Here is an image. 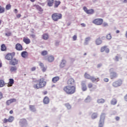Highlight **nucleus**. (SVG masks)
<instances>
[{"label":"nucleus","mask_w":127,"mask_h":127,"mask_svg":"<svg viewBox=\"0 0 127 127\" xmlns=\"http://www.w3.org/2000/svg\"><path fill=\"white\" fill-rule=\"evenodd\" d=\"M20 16H21V15L20 14H18L16 15V17H17V18H19Z\"/></svg>","instance_id":"obj_55"},{"label":"nucleus","mask_w":127,"mask_h":127,"mask_svg":"<svg viewBox=\"0 0 127 127\" xmlns=\"http://www.w3.org/2000/svg\"><path fill=\"white\" fill-rule=\"evenodd\" d=\"M106 38L108 40L112 39V36L110 34H109L107 35Z\"/></svg>","instance_id":"obj_42"},{"label":"nucleus","mask_w":127,"mask_h":127,"mask_svg":"<svg viewBox=\"0 0 127 127\" xmlns=\"http://www.w3.org/2000/svg\"><path fill=\"white\" fill-rule=\"evenodd\" d=\"M5 8L7 10L10 9V8H11V5H10V4H7L6 5Z\"/></svg>","instance_id":"obj_36"},{"label":"nucleus","mask_w":127,"mask_h":127,"mask_svg":"<svg viewBox=\"0 0 127 127\" xmlns=\"http://www.w3.org/2000/svg\"><path fill=\"white\" fill-rule=\"evenodd\" d=\"M44 104H49V98L48 97H45L43 100Z\"/></svg>","instance_id":"obj_21"},{"label":"nucleus","mask_w":127,"mask_h":127,"mask_svg":"<svg viewBox=\"0 0 127 127\" xmlns=\"http://www.w3.org/2000/svg\"><path fill=\"white\" fill-rule=\"evenodd\" d=\"M18 63V61H17V60H16V59H13L10 61V65H13V66L17 65Z\"/></svg>","instance_id":"obj_7"},{"label":"nucleus","mask_w":127,"mask_h":127,"mask_svg":"<svg viewBox=\"0 0 127 127\" xmlns=\"http://www.w3.org/2000/svg\"><path fill=\"white\" fill-rule=\"evenodd\" d=\"M39 65L41 67V68L44 67V64H42V63H40Z\"/></svg>","instance_id":"obj_49"},{"label":"nucleus","mask_w":127,"mask_h":127,"mask_svg":"<svg viewBox=\"0 0 127 127\" xmlns=\"http://www.w3.org/2000/svg\"><path fill=\"white\" fill-rule=\"evenodd\" d=\"M90 80L93 83H94V82H99L100 81V78H99V77L96 78L95 77L91 76Z\"/></svg>","instance_id":"obj_13"},{"label":"nucleus","mask_w":127,"mask_h":127,"mask_svg":"<svg viewBox=\"0 0 127 127\" xmlns=\"http://www.w3.org/2000/svg\"><path fill=\"white\" fill-rule=\"evenodd\" d=\"M21 55L23 58H27V56H28V53L26 51H24L21 53Z\"/></svg>","instance_id":"obj_12"},{"label":"nucleus","mask_w":127,"mask_h":127,"mask_svg":"<svg viewBox=\"0 0 127 127\" xmlns=\"http://www.w3.org/2000/svg\"><path fill=\"white\" fill-rule=\"evenodd\" d=\"M13 120H14V117H13L12 116H10L8 119V122H9V123H12V122L13 121Z\"/></svg>","instance_id":"obj_30"},{"label":"nucleus","mask_w":127,"mask_h":127,"mask_svg":"<svg viewBox=\"0 0 127 127\" xmlns=\"http://www.w3.org/2000/svg\"><path fill=\"white\" fill-rule=\"evenodd\" d=\"M17 67L16 66H11L10 68V72H16Z\"/></svg>","instance_id":"obj_20"},{"label":"nucleus","mask_w":127,"mask_h":127,"mask_svg":"<svg viewBox=\"0 0 127 127\" xmlns=\"http://www.w3.org/2000/svg\"><path fill=\"white\" fill-rule=\"evenodd\" d=\"M104 121H105V117L102 115L100 118L99 127H103V126L104 125Z\"/></svg>","instance_id":"obj_6"},{"label":"nucleus","mask_w":127,"mask_h":127,"mask_svg":"<svg viewBox=\"0 0 127 127\" xmlns=\"http://www.w3.org/2000/svg\"><path fill=\"white\" fill-rule=\"evenodd\" d=\"M73 40H76V39H77V36H76V35H74L73 36Z\"/></svg>","instance_id":"obj_51"},{"label":"nucleus","mask_w":127,"mask_h":127,"mask_svg":"<svg viewBox=\"0 0 127 127\" xmlns=\"http://www.w3.org/2000/svg\"><path fill=\"white\" fill-rule=\"evenodd\" d=\"M34 6L36 7V9L37 10H39V11H40L41 12L43 11V9L40 7V6L38 5H34Z\"/></svg>","instance_id":"obj_18"},{"label":"nucleus","mask_w":127,"mask_h":127,"mask_svg":"<svg viewBox=\"0 0 127 127\" xmlns=\"http://www.w3.org/2000/svg\"><path fill=\"white\" fill-rule=\"evenodd\" d=\"M43 39H44L45 40H47V39H48V35L46 34H44L43 35Z\"/></svg>","instance_id":"obj_35"},{"label":"nucleus","mask_w":127,"mask_h":127,"mask_svg":"<svg viewBox=\"0 0 127 127\" xmlns=\"http://www.w3.org/2000/svg\"><path fill=\"white\" fill-rule=\"evenodd\" d=\"M93 22L96 25H101L103 23V19H96Z\"/></svg>","instance_id":"obj_5"},{"label":"nucleus","mask_w":127,"mask_h":127,"mask_svg":"<svg viewBox=\"0 0 127 127\" xmlns=\"http://www.w3.org/2000/svg\"><path fill=\"white\" fill-rule=\"evenodd\" d=\"M125 101H127V94L125 96Z\"/></svg>","instance_id":"obj_61"},{"label":"nucleus","mask_w":127,"mask_h":127,"mask_svg":"<svg viewBox=\"0 0 127 127\" xmlns=\"http://www.w3.org/2000/svg\"><path fill=\"white\" fill-rule=\"evenodd\" d=\"M97 103L98 104H104L105 103V100L103 99H98L97 100Z\"/></svg>","instance_id":"obj_28"},{"label":"nucleus","mask_w":127,"mask_h":127,"mask_svg":"<svg viewBox=\"0 0 127 127\" xmlns=\"http://www.w3.org/2000/svg\"><path fill=\"white\" fill-rule=\"evenodd\" d=\"M82 86V90L83 91H87V86H86V84L85 83H81Z\"/></svg>","instance_id":"obj_19"},{"label":"nucleus","mask_w":127,"mask_h":127,"mask_svg":"<svg viewBox=\"0 0 127 127\" xmlns=\"http://www.w3.org/2000/svg\"><path fill=\"white\" fill-rule=\"evenodd\" d=\"M116 61H119V57L118 56L116 57Z\"/></svg>","instance_id":"obj_59"},{"label":"nucleus","mask_w":127,"mask_h":127,"mask_svg":"<svg viewBox=\"0 0 127 127\" xmlns=\"http://www.w3.org/2000/svg\"><path fill=\"white\" fill-rule=\"evenodd\" d=\"M117 99H113L111 100V105H116L117 104Z\"/></svg>","instance_id":"obj_32"},{"label":"nucleus","mask_w":127,"mask_h":127,"mask_svg":"<svg viewBox=\"0 0 127 127\" xmlns=\"http://www.w3.org/2000/svg\"><path fill=\"white\" fill-rule=\"evenodd\" d=\"M52 18L54 21H57L59 19L62 18V14L58 13H54L52 15Z\"/></svg>","instance_id":"obj_3"},{"label":"nucleus","mask_w":127,"mask_h":127,"mask_svg":"<svg viewBox=\"0 0 127 127\" xmlns=\"http://www.w3.org/2000/svg\"><path fill=\"white\" fill-rule=\"evenodd\" d=\"M15 49L16 50H18V51H22V46L20 44H17L15 45Z\"/></svg>","instance_id":"obj_8"},{"label":"nucleus","mask_w":127,"mask_h":127,"mask_svg":"<svg viewBox=\"0 0 127 127\" xmlns=\"http://www.w3.org/2000/svg\"><path fill=\"white\" fill-rule=\"evenodd\" d=\"M26 123V120L24 119H21L19 122L20 125H25Z\"/></svg>","instance_id":"obj_24"},{"label":"nucleus","mask_w":127,"mask_h":127,"mask_svg":"<svg viewBox=\"0 0 127 127\" xmlns=\"http://www.w3.org/2000/svg\"><path fill=\"white\" fill-rule=\"evenodd\" d=\"M14 83V80L12 78H10L9 79V82L8 83V87H11Z\"/></svg>","instance_id":"obj_14"},{"label":"nucleus","mask_w":127,"mask_h":127,"mask_svg":"<svg viewBox=\"0 0 127 127\" xmlns=\"http://www.w3.org/2000/svg\"><path fill=\"white\" fill-rule=\"evenodd\" d=\"M88 87L89 89H91V88H93V83H89L88 84Z\"/></svg>","instance_id":"obj_43"},{"label":"nucleus","mask_w":127,"mask_h":127,"mask_svg":"<svg viewBox=\"0 0 127 127\" xmlns=\"http://www.w3.org/2000/svg\"><path fill=\"white\" fill-rule=\"evenodd\" d=\"M101 66H102V64H98L97 67H98V68H100V67H101Z\"/></svg>","instance_id":"obj_62"},{"label":"nucleus","mask_w":127,"mask_h":127,"mask_svg":"<svg viewBox=\"0 0 127 127\" xmlns=\"http://www.w3.org/2000/svg\"><path fill=\"white\" fill-rule=\"evenodd\" d=\"M86 13H87L88 14H93V13H94V9H91L87 10V11H86Z\"/></svg>","instance_id":"obj_26"},{"label":"nucleus","mask_w":127,"mask_h":127,"mask_svg":"<svg viewBox=\"0 0 127 127\" xmlns=\"http://www.w3.org/2000/svg\"><path fill=\"white\" fill-rule=\"evenodd\" d=\"M65 66H66V61L63 60L60 65V68H64Z\"/></svg>","instance_id":"obj_15"},{"label":"nucleus","mask_w":127,"mask_h":127,"mask_svg":"<svg viewBox=\"0 0 127 127\" xmlns=\"http://www.w3.org/2000/svg\"><path fill=\"white\" fill-rule=\"evenodd\" d=\"M75 83V80H74V79L73 78H69L67 81V84L70 85H74Z\"/></svg>","instance_id":"obj_9"},{"label":"nucleus","mask_w":127,"mask_h":127,"mask_svg":"<svg viewBox=\"0 0 127 127\" xmlns=\"http://www.w3.org/2000/svg\"><path fill=\"white\" fill-rule=\"evenodd\" d=\"M65 106L67 108V109H68V110H70V109H71V105H70V104H66Z\"/></svg>","instance_id":"obj_40"},{"label":"nucleus","mask_w":127,"mask_h":127,"mask_svg":"<svg viewBox=\"0 0 127 127\" xmlns=\"http://www.w3.org/2000/svg\"><path fill=\"white\" fill-rule=\"evenodd\" d=\"M63 90L68 95H71L76 91V87L74 86L67 85L64 87Z\"/></svg>","instance_id":"obj_2"},{"label":"nucleus","mask_w":127,"mask_h":127,"mask_svg":"<svg viewBox=\"0 0 127 127\" xmlns=\"http://www.w3.org/2000/svg\"><path fill=\"white\" fill-rule=\"evenodd\" d=\"M42 69L43 72H45V71H46L47 69V66H46V67L43 66V67H42Z\"/></svg>","instance_id":"obj_46"},{"label":"nucleus","mask_w":127,"mask_h":127,"mask_svg":"<svg viewBox=\"0 0 127 127\" xmlns=\"http://www.w3.org/2000/svg\"><path fill=\"white\" fill-rule=\"evenodd\" d=\"M103 26H104V27L108 26V24L107 23H106V22H104L103 24Z\"/></svg>","instance_id":"obj_54"},{"label":"nucleus","mask_w":127,"mask_h":127,"mask_svg":"<svg viewBox=\"0 0 127 127\" xmlns=\"http://www.w3.org/2000/svg\"><path fill=\"white\" fill-rule=\"evenodd\" d=\"M10 104H11V103L10 102V101H9V100L7 101V102H6V105H7V106H9V105H10Z\"/></svg>","instance_id":"obj_50"},{"label":"nucleus","mask_w":127,"mask_h":127,"mask_svg":"<svg viewBox=\"0 0 127 127\" xmlns=\"http://www.w3.org/2000/svg\"><path fill=\"white\" fill-rule=\"evenodd\" d=\"M2 98V93L0 92V100Z\"/></svg>","instance_id":"obj_56"},{"label":"nucleus","mask_w":127,"mask_h":127,"mask_svg":"<svg viewBox=\"0 0 127 127\" xmlns=\"http://www.w3.org/2000/svg\"><path fill=\"white\" fill-rule=\"evenodd\" d=\"M90 39V37H88V38H86L85 42V45H87V42L88 41H89Z\"/></svg>","instance_id":"obj_44"},{"label":"nucleus","mask_w":127,"mask_h":127,"mask_svg":"<svg viewBox=\"0 0 127 127\" xmlns=\"http://www.w3.org/2000/svg\"><path fill=\"white\" fill-rule=\"evenodd\" d=\"M116 121H119V120H120V117H117L116 118Z\"/></svg>","instance_id":"obj_60"},{"label":"nucleus","mask_w":127,"mask_h":127,"mask_svg":"<svg viewBox=\"0 0 127 127\" xmlns=\"http://www.w3.org/2000/svg\"><path fill=\"white\" fill-rule=\"evenodd\" d=\"M81 25H82V26H83V27H85V26H86V24H85L84 23H81Z\"/></svg>","instance_id":"obj_58"},{"label":"nucleus","mask_w":127,"mask_h":127,"mask_svg":"<svg viewBox=\"0 0 127 127\" xmlns=\"http://www.w3.org/2000/svg\"><path fill=\"white\" fill-rule=\"evenodd\" d=\"M106 48H107V46H105L101 48V52H104L106 50Z\"/></svg>","instance_id":"obj_37"},{"label":"nucleus","mask_w":127,"mask_h":127,"mask_svg":"<svg viewBox=\"0 0 127 127\" xmlns=\"http://www.w3.org/2000/svg\"><path fill=\"white\" fill-rule=\"evenodd\" d=\"M105 52H106V53H109V52H110V50H109V49L106 48L105 49Z\"/></svg>","instance_id":"obj_52"},{"label":"nucleus","mask_w":127,"mask_h":127,"mask_svg":"<svg viewBox=\"0 0 127 127\" xmlns=\"http://www.w3.org/2000/svg\"><path fill=\"white\" fill-rule=\"evenodd\" d=\"M47 54H48V53H47V51H43L42 52V55H43V56H45V55H47Z\"/></svg>","instance_id":"obj_41"},{"label":"nucleus","mask_w":127,"mask_h":127,"mask_svg":"<svg viewBox=\"0 0 127 127\" xmlns=\"http://www.w3.org/2000/svg\"><path fill=\"white\" fill-rule=\"evenodd\" d=\"M122 84H123V81L122 80H118L113 83V87L117 88V87H120Z\"/></svg>","instance_id":"obj_4"},{"label":"nucleus","mask_w":127,"mask_h":127,"mask_svg":"<svg viewBox=\"0 0 127 127\" xmlns=\"http://www.w3.org/2000/svg\"><path fill=\"white\" fill-rule=\"evenodd\" d=\"M60 79V77L59 76H55L52 78V82L53 83H57V82H58Z\"/></svg>","instance_id":"obj_16"},{"label":"nucleus","mask_w":127,"mask_h":127,"mask_svg":"<svg viewBox=\"0 0 127 127\" xmlns=\"http://www.w3.org/2000/svg\"><path fill=\"white\" fill-rule=\"evenodd\" d=\"M48 61H49V62H52L54 61V57L52 56L48 57Z\"/></svg>","instance_id":"obj_22"},{"label":"nucleus","mask_w":127,"mask_h":127,"mask_svg":"<svg viewBox=\"0 0 127 127\" xmlns=\"http://www.w3.org/2000/svg\"><path fill=\"white\" fill-rule=\"evenodd\" d=\"M61 3V2H60V1H55L54 7H58V6Z\"/></svg>","instance_id":"obj_25"},{"label":"nucleus","mask_w":127,"mask_h":127,"mask_svg":"<svg viewBox=\"0 0 127 127\" xmlns=\"http://www.w3.org/2000/svg\"><path fill=\"white\" fill-rule=\"evenodd\" d=\"M7 122H8V119H4V120H3L4 124H6V123H7Z\"/></svg>","instance_id":"obj_47"},{"label":"nucleus","mask_w":127,"mask_h":127,"mask_svg":"<svg viewBox=\"0 0 127 127\" xmlns=\"http://www.w3.org/2000/svg\"><path fill=\"white\" fill-rule=\"evenodd\" d=\"M36 70V67L35 66L32 67L31 71H35Z\"/></svg>","instance_id":"obj_53"},{"label":"nucleus","mask_w":127,"mask_h":127,"mask_svg":"<svg viewBox=\"0 0 127 127\" xmlns=\"http://www.w3.org/2000/svg\"><path fill=\"white\" fill-rule=\"evenodd\" d=\"M117 75V73L113 72L111 73V79H114V78H116Z\"/></svg>","instance_id":"obj_23"},{"label":"nucleus","mask_w":127,"mask_h":127,"mask_svg":"<svg viewBox=\"0 0 127 127\" xmlns=\"http://www.w3.org/2000/svg\"><path fill=\"white\" fill-rule=\"evenodd\" d=\"M9 114H13V111L12 110L10 111Z\"/></svg>","instance_id":"obj_64"},{"label":"nucleus","mask_w":127,"mask_h":127,"mask_svg":"<svg viewBox=\"0 0 127 127\" xmlns=\"http://www.w3.org/2000/svg\"><path fill=\"white\" fill-rule=\"evenodd\" d=\"M23 41L26 44H29V43H30V39L27 37H24Z\"/></svg>","instance_id":"obj_10"},{"label":"nucleus","mask_w":127,"mask_h":127,"mask_svg":"<svg viewBox=\"0 0 127 127\" xmlns=\"http://www.w3.org/2000/svg\"><path fill=\"white\" fill-rule=\"evenodd\" d=\"M6 50V47H5V45L2 44L1 46V51H5Z\"/></svg>","instance_id":"obj_27"},{"label":"nucleus","mask_w":127,"mask_h":127,"mask_svg":"<svg viewBox=\"0 0 127 127\" xmlns=\"http://www.w3.org/2000/svg\"><path fill=\"white\" fill-rule=\"evenodd\" d=\"M46 86V81H44V78H41L38 80V83L35 84L33 85L34 89H41Z\"/></svg>","instance_id":"obj_1"},{"label":"nucleus","mask_w":127,"mask_h":127,"mask_svg":"<svg viewBox=\"0 0 127 127\" xmlns=\"http://www.w3.org/2000/svg\"><path fill=\"white\" fill-rule=\"evenodd\" d=\"M8 101H10L11 103H13L14 102H16V99L13 98V99H10Z\"/></svg>","instance_id":"obj_45"},{"label":"nucleus","mask_w":127,"mask_h":127,"mask_svg":"<svg viewBox=\"0 0 127 127\" xmlns=\"http://www.w3.org/2000/svg\"><path fill=\"white\" fill-rule=\"evenodd\" d=\"M14 11L15 13H17V10L16 9H15L14 10Z\"/></svg>","instance_id":"obj_63"},{"label":"nucleus","mask_w":127,"mask_h":127,"mask_svg":"<svg viewBox=\"0 0 127 127\" xmlns=\"http://www.w3.org/2000/svg\"><path fill=\"white\" fill-rule=\"evenodd\" d=\"M4 86V81L3 80H0V87Z\"/></svg>","instance_id":"obj_33"},{"label":"nucleus","mask_w":127,"mask_h":127,"mask_svg":"<svg viewBox=\"0 0 127 127\" xmlns=\"http://www.w3.org/2000/svg\"><path fill=\"white\" fill-rule=\"evenodd\" d=\"M30 109L31 111H32L33 112H34V111H35V108L34 107V106L30 105Z\"/></svg>","instance_id":"obj_38"},{"label":"nucleus","mask_w":127,"mask_h":127,"mask_svg":"<svg viewBox=\"0 0 127 127\" xmlns=\"http://www.w3.org/2000/svg\"><path fill=\"white\" fill-rule=\"evenodd\" d=\"M5 58L6 60H11L12 59V55L11 53H9L5 56Z\"/></svg>","instance_id":"obj_11"},{"label":"nucleus","mask_w":127,"mask_h":127,"mask_svg":"<svg viewBox=\"0 0 127 127\" xmlns=\"http://www.w3.org/2000/svg\"><path fill=\"white\" fill-rule=\"evenodd\" d=\"M96 44L97 45H100V44H102V40L100 39H97L96 41Z\"/></svg>","instance_id":"obj_29"},{"label":"nucleus","mask_w":127,"mask_h":127,"mask_svg":"<svg viewBox=\"0 0 127 127\" xmlns=\"http://www.w3.org/2000/svg\"><path fill=\"white\" fill-rule=\"evenodd\" d=\"M84 77L86 79H90L92 76H91V75H90V74H89L87 73H85V74H84Z\"/></svg>","instance_id":"obj_31"},{"label":"nucleus","mask_w":127,"mask_h":127,"mask_svg":"<svg viewBox=\"0 0 127 127\" xmlns=\"http://www.w3.org/2000/svg\"><path fill=\"white\" fill-rule=\"evenodd\" d=\"M97 117V114L96 113H94L93 114H92V119H96Z\"/></svg>","instance_id":"obj_39"},{"label":"nucleus","mask_w":127,"mask_h":127,"mask_svg":"<svg viewBox=\"0 0 127 127\" xmlns=\"http://www.w3.org/2000/svg\"><path fill=\"white\" fill-rule=\"evenodd\" d=\"M47 3L48 6H52L54 3V0H47Z\"/></svg>","instance_id":"obj_17"},{"label":"nucleus","mask_w":127,"mask_h":127,"mask_svg":"<svg viewBox=\"0 0 127 127\" xmlns=\"http://www.w3.org/2000/svg\"><path fill=\"white\" fill-rule=\"evenodd\" d=\"M4 7H1V6H0V13H3L4 12Z\"/></svg>","instance_id":"obj_34"},{"label":"nucleus","mask_w":127,"mask_h":127,"mask_svg":"<svg viewBox=\"0 0 127 127\" xmlns=\"http://www.w3.org/2000/svg\"><path fill=\"white\" fill-rule=\"evenodd\" d=\"M104 81L105 82H109V79H108V78H104Z\"/></svg>","instance_id":"obj_57"},{"label":"nucleus","mask_w":127,"mask_h":127,"mask_svg":"<svg viewBox=\"0 0 127 127\" xmlns=\"http://www.w3.org/2000/svg\"><path fill=\"white\" fill-rule=\"evenodd\" d=\"M83 10H84V11H85V12L87 13V11H88V9L86 6L83 7Z\"/></svg>","instance_id":"obj_48"}]
</instances>
